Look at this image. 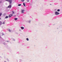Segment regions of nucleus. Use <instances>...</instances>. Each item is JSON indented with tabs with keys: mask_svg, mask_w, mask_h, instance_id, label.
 <instances>
[{
	"mask_svg": "<svg viewBox=\"0 0 62 62\" xmlns=\"http://www.w3.org/2000/svg\"><path fill=\"white\" fill-rule=\"evenodd\" d=\"M17 19H18V18H15L14 19V20H15V21L17 20Z\"/></svg>",
	"mask_w": 62,
	"mask_h": 62,
	"instance_id": "obj_10",
	"label": "nucleus"
},
{
	"mask_svg": "<svg viewBox=\"0 0 62 62\" xmlns=\"http://www.w3.org/2000/svg\"><path fill=\"white\" fill-rule=\"evenodd\" d=\"M8 8H11V5H9V6L8 7Z\"/></svg>",
	"mask_w": 62,
	"mask_h": 62,
	"instance_id": "obj_7",
	"label": "nucleus"
},
{
	"mask_svg": "<svg viewBox=\"0 0 62 62\" xmlns=\"http://www.w3.org/2000/svg\"><path fill=\"white\" fill-rule=\"evenodd\" d=\"M54 10H55V11H56V10H56V9H54Z\"/></svg>",
	"mask_w": 62,
	"mask_h": 62,
	"instance_id": "obj_21",
	"label": "nucleus"
},
{
	"mask_svg": "<svg viewBox=\"0 0 62 62\" xmlns=\"http://www.w3.org/2000/svg\"><path fill=\"white\" fill-rule=\"evenodd\" d=\"M59 14V12H58L55 11V15H58Z\"/></svg>",
	"mask_w": 62,
	"mask_h": 62,
	"instance_id": "obj_3",
	"label": "nucleus"
},
{
	"mask_svg": "<svg viewBox=\"0 0 62 62\" xmlns=\"http://www.w3.org/2000/svg\"><path fill=\"white\" fill-rule=\"evenodd\" d=\"M2 24H5V22H4L2 23Z\"/></svg>",
	"mask_w": 62,
	"mask_h": 62,
	"instance_id": "obj_19",
	"label": "nucleus"
},
{
	"mask_svg": "<svg viewBox=\"0 0 62 62\" xmlns=\"http://www.w3.org/2000/svg\"><path fill=\"white\" fill-rule=\"evenodd\" d=\"M8 18V16H7L5 17V18L6 19H7V18Z\"/></svg>",
	"mask_w": 62,
	"mask_h": 62,
	"instance_id": "obj_8",
	"label": "nucleus"
},
{
	"mask_svg": "<svg viewBox=\"0 0 62 62\" xmlns=\"http://www.w3.org/2000/svg\"><path fill=\"white\" fill-rule=\"evenodd\" d=\"M13 40L14 41H15V39H13Z\"/></svg>",
	"mask_w": 62,
	"mask_h": 62,
	"instance_id": "obj_22",
	"label": "nucleus"
},
{
	"mask_svg": "<svg viewBox=\"0 0 62 62\" xmlns=\"http://www.w3.org/2000/svg\"><path fill=\"white\" fill-rule=\"evenodd\" d=\"M26 40L27 41H29V39H28V38H27L26 39Z\"/></svg>",
	"mask_w": 62,
	"mask_h": 62,
	"instance_id": "obj_11",
	"label": "nucleus"
},
{
	"mask_svg": "<svg viewBox=\"0 0 62 62\" xmlns=\"http://www.w3.org/2000/svg\"><path fill=\"white\" fill-rule=\"evenodd\" d=\"M3 35H2V36H3Z\"/></svg>",
	"mask_w": 62,
	"mask_h": 62,
	"instance_id": "obj_27",
	"label": "nucleus"
},
{
	"mask_svg": "<svg viewBox=\"0 0 62 62\" xmlns=\"http://www.w3.org/2000/svg\"><path fill=\"white\" fill-rule=\"evenodd\" d=\"M3 44H4V45H5L6 43H3Z\"/></svg>",
	"mask_w": 62,
	"mask_h": 62,
	"instance_id": "obj_23",
	"label": "nucleus"
},
{
	"mask_svg": "<svg viewBox=\"0 0 62 62\" xmlns=\"http://www.w3.org/2000/svg\"><path fill=\"white\" fill-rule=\"evenodd\" d=\"M7 42H9V41H7Z\"/></svg>",
	"mask_w": 62,
	"mask_h": 62,
	"instance_id": "obj_20",
	"label": "nucleus"
},
{
	"mask_svg": "<svg viewBox=\"0 0 62 62\" xmlns=\"http://www.w3.org/2000/svg\"><path fill=\"white\" fill-rule=\"evenodd\" d=\"M2 15V13H0V16Z\"/></svg>",
	"mask_w": 62,
	"mask_h": 62,
	"instance_id": "obj_17",
	"label": "nucleus"
},
{
	"mask_svg": "<svg viewBox=\"0 0 62 62\" xmlns=\"http://www.w3.org/2000/svg\"><path fill=\"white\" fill-rule=\"evenodd\" d=\"M12 12H13L12 14H14V12L12 11Z\"/></svg>",
	"mask_w": 62,
	"mask_h": 62,
	"instance_id": "obj_13",
	"label": "nucleus"
},
{
	"mask_svg": "<svg viewBox=\"0 0 62 62\" xmlns=\"http://www.w3.org/2000/svg\"><path fill=\"white\" fill-rule=\"evenodd\" d=\"M22 2H24V0H21Z\"/></svg>",
	"mask_w": 62,
	"mask_h": 62,
	"instance_id": "obj_16",
	"label": "nucleus"
},
{
	"mask_svg": "<svg viewBox=\"0 0 62 62\" xmlns=\"http://www.w3.org/2000/svg\"><path fill=\"white\" fill-rule=\"evenodd\" d=\"M13 16V14H11L9 15V18H10L11 17V16Z\"/></svg>",
	"mask_w": 62,
	"mask_h": 62,
	"instance_id": "obj_4",
	"label": "nucleus"
},
{
	"mask_svg": "<svg viewBox=\"0 0 62 62\" xmlns=\"http://www.w3.org/2000/svg\"><path fill=\"white\" fill-rule=\"evenodd\" d=\"M6 1H8L10 2V4H11L12 3V0H6Z\"/></svg>",
	"mask_w": 62,
	"mask_h": 62,
	"instance_id": "obj_1",
	"label": "nucleus"
},
{
	"mask_svg": "<svg viewBox=\"0 0 62 62\" xmlns=\"http://www.w3.org/2000/svg\"><path fill=\"white\" fill-rule=\"evenodd\" d=\"M31 22V20H30V21H29V23H30Z\"/></svg>",
	"mask_w": 62,
	"mask_h": 62,
	"instance_id": "obj_18",
	"label": "nucleus"
},
{
	"mask_svg": "<svg viewBox=\"0 0 62 62\" xmlns=\"http://www.w3.org/2000/svg\"><path fill=\"white\" fill-rule=\"evenodd\" d=\"M8 31H9V32H11V30H10V29H7Z\"/></svg>",
	"mask_w": 62,
	"mask_h": 62,
	"instance_id": "obj_6",
	"label": "nucleus"
},
{
	"mask_svg": "<svg viewBox=\"0 0 62 62\" xmlns=\"http://www.w3.org/2000/svg\"><path fill=\"white\" fill-rule=\"evenodd\" d=\"M21 29H20V30H19V31H21Z\"/></svg>",
	"mask_w": 62,
	"mask_h": 62,
	"instance_id": "obj_25",
	"label": "nucleus"
},
{
	"mask_svg": "<svg viewBox=\"0 0 62 62\" xmlns=\"http://www.w3.org/2000/svg\"><path fill=\"white\" fill-rule=\"evenodd\" d=\"M23 5L24 7H25V4L24 2L23 3Z\"/></svg>",
	"mask_w": 62,
	"mask_h": 62,
	"instance_id": "obj_9",
	"label": "nucleus"
},
{
	"mask_svg": "<svg viewBox=\"0 0 62 62\" xmlns=\"http://www.w3.org/2000/svg\"><path fill=\"white\" fill-rule=\"evenodd\" d=\"M21 4H18V6H21Z\"/></svg>",
	"mask_w": 62,
	"mask_h": 62,
	"instance_id": "obj_12",
	"label": "nucleus"
},
{
	"mask_svg": "<svg viewBox=\"0 0 62 62\" xmlns=\"http://www.w3.org/2000/svg\"><path fill=\"white\" fill-rule=\"evenodd\" d=\"M21 28L22 30H23V29H24V28L23 27H21Z\"/></svg>",
	"mask_w": 62,
	"mask_h": 62,
	"instance_id": "obj_5",
	"label": "nucleus"
},
{
	"mask_svg": "<svg viewBox=\"0 0 62 62\" xmlns=\"http://www.w3.org/2000/svg\"><path fill=\"white\" fill-rule=\"evenodd\" d=\"M4 62H6V61H5Z\"/></svg>",
	"mask_w": 62,
	"mask_h": 62,
	"instance_id": "obj_26",
	"label": "nucleus"
},
{
	"mask_svg": "<svg viewBox=\"0 0 62 62\" xmlns=\"http://www.w3.org/2000/svg\"><path fill=\"white\" fill-rule=\"evenodd\" d=\"M57 11H58V12L60 11V9H58L57 10Z\"/></svg>",
	"mask_w": 62,
	"mask_h": 62,
	"instance_id": "obj_14",
	"label": "nucleus"
},
{
	"mask_svg": "<svg viewBox=\"0 0 62 62\" xmlns=\"http://www.w3.org/2000/svg\"><path fill=\"white\" fill-rule=\"evenodd\" d=\"M24 10L22 9L21 10V13H22V14H23V13H24Z\"/></svg>",
	"mask_w": 62,
	"mask_h": 62,
	"instance_id": "obj_2",
	"label": "nucleus"
},
{
	"mask_svg": "<svg viewBox=\"0 0 62 62\" xmlns=\"http://www.w3.org/2000/svg\"><path fill=\"white\" fill-rule=\"evenodd\" d=\"M27 1L28 2H29V0H27Z\"/></svg>",
	"mask_w": 62,
	"mask_h": 62,
	"instance_id": "obj_24",
	"label": "nucleus"
},
{
	"mask_svg": "<svg viewBox=\"0 0 62 62\" xmlns=\"http://www.w3.org/2000/svg\"><path fill=\"white\" fill-rule=\"evenodd\" d=\"M2 24V22L0 21V25H1V24Z\"/></svg>",
	"mask_w": 62,
	"mask_h": 62,
	"instance_id": "obj_15",
	"label": "nucleus"
}]
</instances>
